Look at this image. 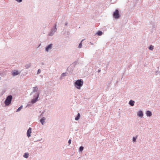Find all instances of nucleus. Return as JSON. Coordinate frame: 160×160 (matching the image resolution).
Masks as SVG:
<instances>
[{"mask_svg":"<svg viewBox=\"0 0 160 160\" xmlns=\"http://www.w3.org/2000/svg\"><path fill=\"white\" fill-rule=\"evenodd\" d=\"M83 84V81L81 79H78L75 82V86L78 89H80Z\"/></svg>","mask_w":160,"mask_h":160,"instance_id":"nucleus-1","label":"nucleus"},{"mask_svg":"<svg viewBox=\"0 0 160 160\" xmlns=\"http://www.w3.org/2000/svg\"><path fill=\"white\" fill-rule=\"evenodd\" d=\"M12 98V95L8 96L7 97L4 102L6 106H8L10 104Z\"/></svg>","mask_w":160,"mask_h":160,"instance_id":"nucleus-2","label":"nucleus"},{"mask_svg":"<svg viewBox=\"0 0 160 160\" xmlns=\"http://www.w3.org/2000/svg\"><path fill=\"white\" fill-rule=\"evenodd\" d=\"M113 16L116 19H118L120 17V15L118 9H116L113 12Z\"/></svg>","mask_w":160,"mask_h":160,"instance_id":"nucleus-3","label":"nucleus"},{"mask_svg":"<svg viewBox=\"0 0 160 160\" xmlns=\"http://www.w3.org/2000/svg\"><path fill=\"white\" fill-rule=\"evenodd\" d=\"M32 132V129L31 128H29L27 132V136L29 138L30 136V134Z\"/></svg>","mask_w":160,"mask_h":160,"instance_id":"nucleus-4","label":"nucleus"},{"mask_svg":"<svg viewBox=\"0 0 160 160\" xmlns=\"http://www.w3.org/2000/svg\"><path fill=\"white\" fill-rule=\"evenodd\" d=\"M146 114L147 117H151L152 115V112L149 110L146 111Z\"/></svg>","mask_w":160,"mask_h":160,"instance_id":"nucleus-5","label":"nucleus"},{"mask_svg":"<svg viewBox=\"0 0 160 160\" xmlns=\"http://www.w3.org/2000/svg\"><path fill=\"white\" fill-rule=\"evenodd\" d=\"M143 112L141 110H140L137 113V115L139 117H143Z\"/></svg>","mask_w":160,"mask_h":160,"instance_id":"nucleus-6","label":"nucleus"},{"mask_svg":"<svg viewBox=\"0 0 160 160\" xmlns=\"http://www.w3.org/2000/svg\"><path fill=\"white\" fill-rule=\"evenodd\" d=\"M19 73L20 72H19L18 71L14 70L12 72V74L13 76H14L19 74Z\"/></svg>","mask_w":160,"mask_h":160,"instance_id":"nucleus-7","label":"nucleus"},{"mask_svg":"<svg viewBox=\"0 0 160 160\" xmlns=\"http://www.w3.org/2000/svg\"><path fill=\"white\" fill-rule=\"evenodd\" d=\"M39 97V94H38L37 95V97L36 98L33 99L31 101V102L32 103H34L38 100V99Z\"/></svg>","mask_w":160,"mask_h":160,"instance_id":"nucleus-8","label":"nucleus"},{"mask_svg":"<svg viewBox=\"0 0 160 160\" xmlns=\"http://www.w3.org/2000/svg\"><path fill=\"white\" fill-rule=\"evenodd\" d=\"M135 101L133 100H131L128 103L131 106H133L134 105Z\"/></svg>","mask_w":160,"mask_h":160,"instance_id":"nucleus-9","label":"nucleus"},{"mask_svg":"<svg viewBox=\"0 0 160 160\" xmlns=\"http://www.w3.org/2000/svg\"><path fill=\"white\" fill-rule=\"evenodd\" d=\"M52 44H50V45H48L46 47V50L47 52H48L49 49H51L52 48Z\"/></svg>","mask_w":160,"mask_h":160,"instance_id":"nucleus-10","label":"nucleus"},{"mask_svg":"<svg viewBox=\"0 0 160 160\" xmlns=\"http://www.w3.org/2000/svg\"><path fill=\"white\" fill-rule=\"evenodd\" d=\"M45 119V118H43L40 120V122H41L42 125L43 124Z\"/></svg>","mask_w":160,"mask_h":160,"instance_id":"nucleus-11","label":"nucleus"},{"mask_svg":"<svg viewBox=\"0 0 160 160\" xmlns=\"http://www.w3.org/2000/svg\"><path fill=\"white\" fill-rule=\"evenodd\" d=\"M149 49L151 50H152L154 49V46L151 45L149 46Z\"/></svg>","mask_w":160,"mask_h":160,"instance_id":"nucleus-12","label":"nucleus"},{"mask_svg":"<svg viewBox=\"0 0 160 160\" xmlns=\"http://www.w3.org/2000/svg\"><path fill=\"white\" fill-rule=\"evenodd\" d=\"M80 117V114L79 113H78V114L77 116L75 118V120H78L79 119Z\"/></svg>","mask_w":160,"mask_h":160,"instance_id":"nucleus-13","label":"nucleus"},{"mask_svg":"<svg viewBox=\"0 0 160 160\" xmlns=\"http://www.w3.org/2000/svg\"><path fill=\"white\" fill-rule=\"evenodd\" d=\"M28 157V153H25L24 155V157L25 158H27Z\"/></svg>","mask_w":160,"mask_h":160,"instance_id":"nucleus-14","label":"nucleus"},{"mask_svg":"<svg viewBox=\"0 0 160 160\" xmlns=\"http://www.w3.org/2000/svg\"><path fill=\"white\" fill-rule=\"evenodd\" d=\"M137 136H136L135 137H133V138L132 141L133 142L136 141V139L137 138Z\"/></svg>","mask_w":160,"mask_h":160,"instance_id":"nucleus-15","label":"nucleus"},{"mask_svg":"<svg viewBox=\"0 0 160 160\" xmlns=\"http://www.w3.org/2000/svg\"><path fill=\"white\" fill-rule=\"evenodd\" d=\"M38 88L37 87H35L33 88V92L37 91L38 90Z\"/></svg>","mask_w":160,"mask_h":160,"instance_id":"nucleus-16","label":"nucleus"},{"mask_svg":"<svg viewBox=\"0 0 160 160\" xmlns=\"http://www.w3.org/2000/svg\"><path fill=\"white\" fill-rule=\"evenodd\" d=\"M22 108V106L18 108V109L17 110V112H18Z\"/></svg>","mask_w":160,"mask_h":160,"instance_id":"nucleus-17","label":"nucleus"},{"mask_svg":"<svg viewBox=\"0 0 160 160\" xmlns=\"http://www.w3.org/2000/svg\"><path fill=\"white\" fill-rule=\"evenodd\" d=\"M79 151H82L83 149V147L82 146H81L79 148Z\"/></svg>","mask_w":160,"mask_h":160,"instance_id":"nucleus-18","label":"nucleus"},{"mask_svg":"<svg viewBox=\"0 0 160 160\" xmlns=\"http://www.w3.org/2000/svg\"><path fill=\"white\" fill-rule=\"evenodd\" d=\"M160 72H159L158 71H157L155 72V75H158V74H160Z\"/></svg>","mask_w":160,"mask_h":160,"instance_id":"nucleus-19","label":"nucleus"},{"mask_svg":"<svg viewBox=\"0 0 160 160\" xmlns=\"http://www.w3.org/2000/svg\"><path fill=\"white\" fill-rule=\"evenodd\" d=\"M82 43H81H81L79 44V46H78V47H79V48H81V47H82Z\"/></svg>","mask_w":160,"mask_h":160,"instance_id":"nucleus-20","label":"nucleus"},{"mask_svg":"<svg viewBox=\"0 0 160 160\" xmlns=\"http://www.w3.org/2000/svg\"><path fill=\"white\" fill-rule=\"evenodd\" d=\"M17 2H22V0H16Z\"/></svg>","mask_w":160,"mask_h":160,"instance_id":"nucleus-21","label":"nucleus"},{"mask_svg":"<svg viewBox=\"0 0 160 160\" xmlns=\"http://www.w3.org/2000/svg\"><path fill=\"white\" fill-rule=\"evenodd\" d=\"M71 142V139H69L68 141V143L69 144H70Z\"/></svg>","mask_w":160,"mask_h":160,"instance_id":"nucleus-22","label":"nucleus"},{"mask_svg":"<svg viewBox=\"0 0 160 160\" xmlns=\"http://www.w3.org/2000/svg\"><path fill=\"white\" fill-rule=\"evenodd\" d=\"M41 72V70L40 69H39L38 70V72H37V74H39V73Z\"/></svg>","mask_w":160,"mask_h":160,"instance_id":"nucleus-23","label":"nucleus"},{"mask_svg":"<svg viewBox=\"0 0 160 160\" xmlns=\"http://www.w3.org/2000/svg\"><path fill=\"white\" fill-rule=\"evenodd\" d=\"M97 34L98 35L100 36V31H98L97 32Z\"/></svg>","mask_w":160,"mask_h":160,"instance_id":"nucleus-24","label":"nucleus"},{"mask_svg":"<svg viewBox=\"0 0 160 160\" xmlns=\"http://www.w3.org/2000/svg\"><path fill=\"white\" fill-rule=\"evenodd\" d=\"M30 65H26V68H28L29 67H30Z\"/></svg>","mask_w":160,"mask_h":160,"instance_id":"nucleus-25","label":"nucleus"},{"mask_svg":"<svg viewBox=\"0 0 160 160\" xmlns=\"http://www.w3.org/2000/svg\"><path fill=\"white\" fill-rule=\"evenodd\" d=\"M65 74H66V73H63L62 74V76H65Z\"/></svg>","mask_w":160,"mask_h":160,"instance_id":"nucleus-26","label":"nucleus"},{"mask_svg":"<svg viewBox=\"0 0 160 160\" xmlns=\"http://www.w3.org/2000/svg\"><path fill=\"white\" fill-rule=\"evenodd\" d=\"M103 8H104L103 9V10H104V9H105L106 8V5H104V7Z\"/></svg>","mask_w":160,"mask_h":160,"instance_id":"nucleus-27","label":"nucleus"},{"mask_svg":"<svg viewBox=\"0 0 160 160\" xmlns=\"http://www.w3.org/2000/svg\"><path fill=\"white\" fill-rule=\"evenodd\" d=\"M103 34V32L102 31H101V36Z\"/></svg>","mask_w":160,"mask_h":160,"instance_id":"nucleus-28","label":"nucleus"},{"mask_svg":"<svg viewBox=\"0 0 160 160\" xmlns=\"http://www.w3.org/2000/svg\"><path fill=\"white\" fill-rule=\"evenodd\" d=\"M99 70H98V72H99Z\"/></svg>","mask_w":160,"mask_h":160,"instance_id":"nucleus-29","label":"nucleus"},{"mask_svg":"<svg viewBox=\"0 0 160 160\" xmlns=\"http://www.w3.org/2000/svg\"><path fill=\"white\" fill-rule=\"evenodd\" d=\"M108 65V64H107V65L106 66V67H107V65Z\"/></svg>","mask_w":160,"mask_h":160,"instance_id":"nucleus-30","label":"nucleus"}]
</instances>
